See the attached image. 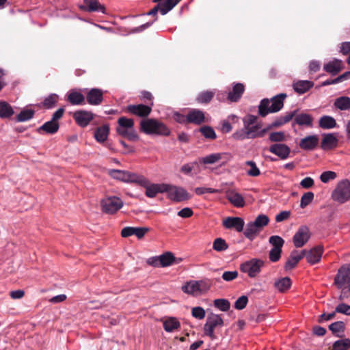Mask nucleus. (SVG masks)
Returning <instances> with one entry per match:
<instances>
[{
	"instance_id": "f257e3e1",
	"label": "nucleus",
	"mask_w": 350,
	"mask_h": 350,
	"mask_svg": "<svg viewBox=\"0 0 350 350\" xmlns=\"http://www.w3.org/2000/svg\"><path fill=\"white\" fill-rule=\"evenodd\" d=\"M139 131L146 135L168 136L170 129L162 122L154 118L142 120L139 123Z\"/></svg>"
},
{
	"instance_id": "f03ea898",
	"label": "nucleus",
	"mask_w": 350,
	"mask_h": 350,
	"mask_svg": "<svg viewBox=\"0 0 350 350\" xmlns=\"http://www.w3.org/2000/svg\"><path fill=\"white\" fill-rule=\"evenodd\" d=\"M287 97L284 93L279 94L273 96L271 100L263 98L258 106V114L261 117H265L271 113H276L284 107V100Z\"/></svg>"
},
{
	"instance_id": "7ed1b4c3",
	"label": "nucleus",
	"mask_w": 350,
	"mask_h": 350,
	"mask_svg": "<svg viewBox=\"0 0 350 350\" xmlns=\"http://www.w3.org/2000/svg\"><path fill=\"white\" fill-rule=\"evenodd\" d=\"M269 219L266 215L260 214L258 215L254 221L247 224L243 231L244 236L250 241L254 240L264 227L269 224Z\"/></svg>"
},
{
	"instance_id": "20e7f679",
	"label": "nucleus",
	"mask_w": 350,
	"mask_h": 350,
	"mask_svg": "<svg viewBox=\"0 0 350 350\" xmlns=\"http://www.w3.org/2000/svg\"><path fill=\"white\" fill-rule=\"evenodd\" d=\"M137 184L146 188V196L151 198H154L158 193L165 192L168 187V184L150 183V180L142 175H140Z\"/></svg>"
},
{
	"instance_id": "39448f33",
	"label": "nucleus",
	"mask_w": 350,
	"mask_h": 350,
	"mask_svg": "<svg viewBox=\"0 0 350 350\" xmlns=\"http://www.w3.org/2000/svg\"><path fill=\"white\" fill-rule=\"evenodd\" d=\"M334 201L343 204L350 199V181L347 179L340 181L332 193Z\"/></svg>"
},
{
	"instance_id": "423d86ee",
	"label": "nucleus",
	"mask_w": 350,
	"mask_h": 350,
	"mask_svg": "<svg viewBox=\"0 0 350 350\" xmlns=\"http://www.w3.org/2000/svg\"><path fill=\"white\" fill-rule=\"evenodd\" d=\"M211 286V282L209 280L192 281L183 286L182 290L185 293L198 295L206 293Z\"/></svg>"
},
{
	"instance_id": "0eeeda50",
	"label": "nucleus",
	"mask_w": 350,
	"mask_h": 350,
	"mask_svg": "<svg viewBox=\"0 0 350 350\" xmlns=\"http://www.w3.org/2000/svg\"><path fill=\"white\" fill-rule=\"evenodd\" d=\"M264 266V261L258 258H252L241 264L240 270L250 278H255Z\"/></svg>"
},
{
	"instance_id": "6e6552de",
	"label": "nucleus",
	"mask_w": 350,
	"mask_h": 350,
	"mask_svg": "<svg viewBox=\"0 0 350 350\" xmlns=\"http://www.w3.org/2000/svg\"><path fill=\"white\" fill-rule=\"evenodd\" d=\"M103 212L107 214H114L123 206L122 200L116 196L107 197L100 201Z\"/></svg>"
},
{
	"instance_id": "1a4fd4ad",
	"label": "nucleus",
	"mask_w": 350,
	"mask_h": 350,
	"mask_svg": "<svg viewBox=\"0 0 350 350\" xmlns=\"http://www.w3.org/2000/svg\"><path fill=\"white\" fill-rule=\"evenodd\" d=\"M165 192L167 193L169 199L177 202L188 200L191 198L185 189L171 185H168Z\"/></svg>"
},
{
	"instance_id": "9d476101",
	"label": "nucleus",
	"mask_w": 350,
	"mask_h": 350,
	"mask_svg": "<svg viewBox=\"0 0 350 350\" xmlns=\"http://www.w3.org/2000/svg\"><path fill=\"white\" fill-rule=\"evenodd\" d=\"M180 1L181 0H164L161 3H159L151 10L141 16H154L158 12L161 15H165L172 10Z\"/></svg>"
},
{
	"instance_id": "9b49d317",
	"label": "nucleus",
	"mask_w": 350,
	"mask_h": 350,
	"mask_svg": "<svg viewBox=\"0 0 350 350\" xmlns=\"http://www.w3.org/2000/svg\"><path fill=\"white\" fill-rule=\"evenodd\" d=\"M125 111L144 120L146 119L152 112V107L144 104L129 105L125 108Z\"/></svg>"
},
{
	"instance_id": "f8f14e48",
	"label": "nucleus",
	"mask_w": 350,
	"mask_h": 350,
	"mask_svg": "<svg viewBox=\"0 0 350 350\" xmlns=\"http://www.w3.org/2000/svg\"><path fill=\"white\" fill-rule=\"evenodd\" d=\"M224 325V321L219 314H212L207 318L206 323L204 326V333L211 338H215L214 329L215 327Z\"/></svg>"
},
{
	"instance_id": "ddd939ff",
	"label": "nucleus",
	"mask_w": 350,
	"mask_h": 350,
	"mask_svg": "<svg viewBox=\"0 0 350 350\" xmlns=\"http://www.w3.org/2000/svg\"><path fill=\"white\" fill-rule=\"evenodd\" d=\"M109 174L115 179H118L123 182L133 183L136 184L140 176V174L120 170H111L109 171Z\"/></svg>"
},
{
	"instance_id": "4468645a",
	"label": "nucleus",
	"mask_w": 350,
	"mask_h": 350,
	"mask_svg": "<svg viewBox=\"0 0 350 350\" xmlns=\"http://www.w3.org/2000/svg\"><path fill=\"white\" fill-rule=\"evenodd\" d=\"M310 237L309 228L306 226H302L294 234L293 242L296 247H301L308 241Z\"/></svg>"
},
{
	"instance_id": "2eb2a0df",
	"label": "nucleus",
	"mask_w": 350,
	"mask_h": 350,
	"mask_svg": "<svg viewBox=\"0 0 350 350\" xmlns=\"http://www.w3.org/2000/svg\"><path fill=\"white\" fill-rule=\"evenodd\" d=\"M350 282V265L342 266L338 271L335 278L334 284L338 288Z\"/></svg>"
},
{
	"instance_id": "dca6fc26",
	"label": "nucleus",
	"mask_w": 350,
	"mask_h": 350,
	"mask_svg": "<svg viewBox=\"0 0 350 350\" xmlns=\"http://www.w3.org/2000/svg\"><path fill=\"white\" fill-rule=\"evenodd\" d=\"M79 8L88 12L105 13V6L100 3L98 0H83L82 3L79 5Z\"/></svg>"
},
{
	"instance_id": "f3484780",
	"label": "nucleus",
	"mask_w": 350,
	"mask_h": 350,
	"mask_svg": "<svg viewBox=\"0 0 350 350\" xmlns=\"http://www.w3.org/2000/svg\"><path fill=\"white\" fill-rule=\"evenodd\" d=\"M72 117L79 126L85 127L93 120L94 115L91 111L77 110L73 113Z\"/></svg>"
},
{
	"instance_id": "a211bd4d",
	"label": "nucleus",
	"mask_w": 350,
	"mask_h": 350,
	"mask_svg": "<svg viewBox=\"0 0 350 350\" xmlns=\"http://www.w3.org/2000/svg\"><path fill=\"white\" fill-rule=\"evenodd\" d=\"M222 225L227 229H234L238 232H241L243 230L245 221L241 217H228L224 219Z\"/></svg>"
},
{
	"instance_id": "6ab92c4d",
	"label": "nucleus",
	"mask_w": 350,
	"mask_h": 350,
	"mask_svg": "<svg viewBox=\"0 0 350 350\" xmlns=\"http://www.w3.org/2000/svg\"><path fill=\"white\" fill-rule=\"evenodd\" d=\"M150 229L147 227H125L121 231L122 237H129L135 235L138 239H142L144 235L149 232Z\"/></svg>"
},
{
	"instance_id": "aec40b11",
	"label": "nucleus",
	"mask_w": 350,
	"mask_h": 350,
	"mask_svg": "<svg viewBox=\"0 0 350 350\" xmlns=\"http://www.w3.org/2000/svg\"><path fill=\"white\" fill-rule=\"evenodd\" d=\"M269 151L281 159H287L291 153L290 148L287 145L280 143L272 144L269 147Z\"/></svg>"
},
{
	"instance_id": "412c9836",
	"label": "nucleus",
	"mask_w": 350,
	"mask_h": 350,
	"mask_svg": "<svg viewBox=\"0 0 350 350\" xmlns=\"http://www.w3.org/2000/svg\"><path fill=\"white\" fill-rule=\"evenodd\" d=\"M338 139L336 133H325L321 142V148L324 150H332L337 147Z\"/></svg>"
},
{
	"instance_id": "4be33fe9",
	"label": "nucleus",
	"mask_w": 350,
	"mask_h": 350,
	"mask_svg": "<svg viewBox=\"0 0 350 350\" xmlns=\"http://www.w3.org/2000/svg\"><path fill=\"white\" fill-rule=\"evenodd\" d=\"M86 100L88 104L91 105H98L103 103V91L98 88H92L88 92Z\"/></svg>"
},
{
	"instance_id": "5701e85b",
	"label": "nucleus",
	"mask_w": 350,
	"mask_h": 350,
	"mask_svg": "<svg viewBox=\"0 0 350 350\" xmlns=\"http://www.w3.org/2000/svg\"><path fill=\"white\" fill-rule=\"evenodd\" d=\"M187 122L200 125L205 122L204 113L198 109H192L187 113Z\"/></svg>"
},
{
	"instance_id": "b1692460",
	"label": "nucleus",
	"mask_w": 350,
	"mask_h": 350,
	"mask_svg": "<svg viewBox=\"0 0 350 350\" xmlns=\"http://www.w3.org/2000/svg\"><path fill=\"white\" fill-rule=\"evenodd\" d=\"M319 144V137L315 135H308L303 139H301L299 142V147L305 150H314Z\"/></svg>"
},
{
	"instance_id": "393cba45",
	"label": "nucleus",
	"mask_w": 350,
	"mask_h": 350,
	"mask_svg": "<svg viewBox=\"0 0 350 350\" xmlns=\"http://www.w3.org/2000/svg\"><path fill=\"white\" fill-rule=\"evenodd\" d=\"M323 252V250L321 246H317L308 250L306 254L307 262L311 265L318 263L321 260Z\"/></svg>"
},
{
	"instance_id": "a878e982",
	"label": "nucleus",
	"mask_w": 350,
	"mask_h": 350,
	"mask_svg": "<svg viewBox=\"0 0 350 350\" xmlns=\"http://www.w3.org/2000/svg\"><path fill=\"white\" fill-rule=\"evenodd\" d=\"M342 68V62L338 59H334L323 66L324 70L333 76L338 75Z\"/></svg>"
},
{
	"instance_id": "bb28decb",
	"label": "nucleus",
	"mask_w": 350,
	"mask_h": 350,
	"mask_svg": "<svg viewBox=\"0 0 350 350\" xmlns=\"http://www.w3.org/2000/svg\"><path fill=\"white\" fill-rule=\"evenodd\" d=\"M299 110L295 109L293 111L287 112L284 115L277 118L270 125L269 128H278L288 122H289L296 115V112Z\"/></svg>"
},
{
	"instance_id": "cd10ccee",
	"label": "nucleus",
	"mask_w": 350,
	"mask_h": 350,
	"mask_svg": "<svg viewBox=\"0 0 350 350\" xmlns=\"http://www.w3.org/2000/svg\"><path fill=\"white\" fill-rule=\"evenodd\" d=\"M226 198L235 207L241 208L245 206V200L239 193L231 190L226 193Z\"/></svg>"
},
{
	"instance_id": "c85d7f7f",
	"label": "nucleus",
	"mask_w": 350,
	"mask_h": 350,
	"mask_svg": "<svg viewBox=\"0 0 350 350\" xmlns=\"http://www.w3.org/2000/svg\"><path fill=\"white\" fill-rule=\"evenodd\" d=\"M245 91V86L241 83H235L232 87V90L228 93V100L230 102H237Z\"/></svg>"
},
{
	"instance_id": "c756f323",
	"label": "nucleus",
	"mask_w": 350,
	"mask_h": 350,
	"mask_svg": "<svg viewBox=\"0 0 350 350\" xmlns=\"http://www.w3.org/2000/svg\"><path fill=\"white\" fill-rule=\"evenodd\" d=\"M165 332H173L180 328V323L176 317H166L161 320Z\"/></svg>"
},
{
	"instance_id": "7c9ffc66",
	"label": "nucleus",
	"mask_w": 350,
	"mask_h": 350,
	"mask_svg": "<svg viewBox=\"0 0 350 350\" xmlns=\"http://www.w3.org/2000/svg\"><path fill=\"white\" fill-rule=\"evenodd\" d=\"M66 100L72 105L85 104V96L81 92L75 90H72L68 93Z\"/></svg>"
},
{
	"instance_id": "2f4dec72",
	"label": "nucleus",
	"mask_w": 350,
	"mask_h": 350,
	"mask_svg": "<svg viewBox=\"0 0 350 350\" xmlns=\"http://www.w3.org/2000/svg\"><path fill=\"white\" fill-rule=\"evenodd\" d=\"M312 117L308 113H298L296 112V115L294 116V124H297L299 126H306L308 127L312 126Z\"/></svg>"
},
{
	"instance_id": "473e14b6",
	"label": "nucleus",
	"mask_w": 350,
	"mask_h": 350,
	"mask_svg": "<svg viewBox=\"0 0 350 350\" xmlns=\"http://www.w3.org/2000/svg\"><path fill=\"white\" fill-rule=\"evenodd\" d=\"M314 85V83L310 81H298L293 84V90L295 92L302 94L308 92Z\"/></svg>"
},
{
	"instance_id": "72a5a7b5",
	"label": "nucleus",
	"mask_w": 350,
	"mask_h": 350,
	"mask_svg": "<svg viewBox=\"0 0 350 350\" xmlns=\"http://www.w3.org/2000/svg\"><path fill=\"white\" fill-rule=\"evenodd\" d=\"M59 128V124L58 122H54L51 120L38 128L37 131L40 133L42 131L48 134H55L58 131Z\"/></svg>"
},
{
	"instance_id": "f704fd0d",
	"label": "nucleus",
	"mask_w": 350,
	"mask_h": 350,
	"mask_svg": "<svg viewBox=\"0 0 350 350\" xmlns=\"http://www.w3.org/2000/svg\"><path fill=\"white\" fill-rule=\"evenodd\" d=\"M116 132L119 135L125 137L131 142H136L139 140V138L135 129L116 128Z\"/></svg>"
},
{
	"instance_id": "c9c22d12",
	"label": "nucleus",
	"mask_w": 350,
	"mask_h": 350,
	"mask_svg": "<svg viewBox=\"0 0 350 350\" xmlns=\"http://www.w3.org/2000/svg\"><path fill=\"white\" fill-rule=\"evenodd\" d=\"M109 133V127L108 125L105 124L98 127L94 132V137L99 143H103L107 139Z\"/></svg>"
},
{
	"instance_id": "e433bc0d",
	"label": "nucleus",
	"mask_w": 350,
	"mask_h": 350,
	"mask_svg": "<svg viewBox=\"0 0 350 350\" xmlns=\"http://www.w3.org/2000/svg\"><path fill=\"white\" fill-rule=\"evenodd\" d=\"M319 126L323 129H331L337 126L336 120L329 116H323L319 120Z\"/></svg>"
},
{
	"instance_id": "4c0bfd02",
	"label": "nucleus",
	"mask_w": 350,
	"mask_h": 350,
	"mask_svg": "<svg viewBox=\"0 0 350 350\" xmlns=\"http://www.w3.org/2000/svg\"><path fill=\"white\" fill-rule=\"evenodd\" d=\"M335 108L341 111H347L350 109V97L342 96L335 99L334 103Z\"/></svg>"
},
{
	"instance_id": "58836bf2",
	"label": "nucleus",
	"mask_w": 350,
	"mask_h": 350,
	"mask_svg": "<svg viewBox=\"0 0 350 350\" xmlns=\"http://www.w3.org/2000/svg\"><path fill=\"white\" fill-rule=\"evenodd\" d=\"M35 110L32 109H23L15 117V120L18 122H23L32 119L35 115Z\"/></svg>"
},
{
	"instance_id": "ea45409f",
	"label": "nucleus",
	"mask_w": 350,
	"mask_h": 350,
	"mask_svg": "<svg viewBox=\"0 0 350 350\" xmlns=\"http://www.w3.org/2000/svg\"><path fill=\"white\" fill-rule=\"evenodd\" d=\"M14 111L12 106L5 101H0V118H9L13 114Z\"/></svg>"
},
{
	"instance_id": "a19ab883",
	"label": "nucleus",
	"mask_w": 350,
	"mask_h": 350,
	"mask_svg": "<svg viewBox=\"0 0 350 350\" xmlns=\"http://www.w3.org/2000/svg\"><path fill=\"white\" fill-rule=\"evenodd\" d=\"M291 280L288 277L283 278L274 283V286L280 291L284 292L290 288Z\"/></svg>"
},
{
	"instance_id": "79ce46f5",
	"label": "nucleus",
	"mask_w": 350,
	"mask_h": 350,
	"mask_svg": "<svg viewBox=\"0 0 350 350\" xmlns=\"http://www.w3.org/2000/svg\"><path fill=\"white\" fill-rule=\"evenodd\" d=\"M175 257L172 252H167L162 255L159 256L161 267H165L173 264Z\"/></svg>"
},
{
	"instance_id": "37998d69",
	"label": "nucleus",
	"mask_w": 350,
	"mask_h": 350,
	"mask_svg": "<svg viewBox=\"0 0 350 350\" xmlns=\"http://www.w3.org/2000/svg\"><path fill=\"white\" fill-rule=\"evenodd\" d=\"M215 96V92L213 91H204L200 92L197 98L196 101L201 104L209 103Z\"/></svg>"
},
{
	"instance_id": "c03bdc74",
	"label": "nucleus",
	"mask_w": 350,
	"mask_h": 350,
	"mask_svg": "<svg viewBox=\"0 0 350 350\" xmlns=\"http://www.w3.org/2000/svg\"><path fill=\"white\" fill-rule=\"evenodd\" d=\"M297 253V250H293L290 256L288 257L287 261L285 263L284 269L285 270H291L296 267L299 261L300 260V257L297 258L295 254Z\"/></svg>"
},
{
	"instance_id": "a18cd8bd",
	"label": "nucleus",
	"mask_w": 350,
	"mask_h": 350,
	"mask_svg": "<svg viewBox=\"0 0 350 350\" xmlns=\"http://www.w3.org/2000/svg\"><path fill=\"white\" fill-rule=\"evenodd\" d=\"M118 126L116 128H125L129 129H134V120L132 118H128L124 116H122L118 120Z\"/></svg>"
},
{
	"instance_id": "49530a36",
	"label": "nucleus",
	"mask_w": 350,
	"mask_h": 350,
	"mask_svg": "<svg viewBox=\"0 0 350 350\" xmlns=\"http://www.w3.org/2000/svg\"><path fill=\"white\" fill-rule=\"evenodd\" d=\"M221 159V153H214L207 155L199 159L200 163L203 164H213Z\"/></svg>"
},
{
	"instance_id": "de8ad7c7",
	"label": "nucleus",
	"mask_w": 350,
	"mask_h": 350,
	"mask_svg": "<svg viewBox=\"0 0 350 350\" xmlns=\"http://www.w3.org/2000/svg\"><path fill=\"white\" fill-rule=\"evenodd\" d=\"M345 323L342 321H336L329 325V329L337 336H340L339 333L344 332Z\"/></svg>"
},
{
	"instance_id": "09e8293b",
	"label": "nucleus",
	"mask_w": 350,
	"mask_h": 350,
	"mask_svg": "<svg viewBox=\"0 0 350 350\" xmlns=\"http://www.w3.org/2000/svg\"><path fill=\"white\" fill-rule=\"evenodd\" d=\"M199 131L206 139H215L217 137L214 129L209 126H204L200 128Z\"/></svg>"
},
{
	"instance_id": "8fccbe9b",
	"label": "nucleus",
	"mask_w": 350,
	"mask_h": 350,
	"mask_svg": "<svg viewBox=\"0 0 350 350\" xmlns=\"http://www.w3.org/2000/svg\"><path fill=\"white\" fill-rule=\"evenodd\" d=\"M350 347V340L348 338L338 340L332 345V350H347Z\"/></svg>"
},
{
	"instance_id": "3c124183",
	"label": "nucleus",
	"mask_w": 350,
	"mask_h": 350,
	"mask_svg": "<svg viewBox=\"0 0 350 350\" xmlns=\"http://www.w3.org/2000/svg\"><path fill=\"white\" fill-rule=\"evenodd\" d=\"M214 306L221 311L226 312L230 308V303L226 299H217L214 300Z\"/></svg>"
},
{
	"instance_id": "603ef678",
	"label": "nucleus",
	"mask_w": 350,
	"mask_h": 350,
	"mask_svg": "<svg viewBox=\"0 0 350 350\" xmlns=\"http://www.w3.org/2000/svg\"><path fill=\"white\" fill-rule=\"evenodd\" d=\"M57 100L58 96L55 94H52L44 100L42 105L46 109H51L55 106Z\"/></svg>"
},
{
	"instance_id": "864d4df0",
	"label": "nucleus",
	"mask_w": 350,
	"mask_h": 350,
	"mask_svg": "<svg viewBox=\"0 0 350 350\" xmlns=\"http://www.w3.org/2000/svg\"><path fill=\"white\" fill-rule=\"evenodd\" d=\"M314 197V194L312 191H308L303 194L300 200V207L304 208L310 204Z\"/></svg>"
},
{
	"instance_id": "5fc2aeb1",
	"label": "nucleus",
	"mask_w": 350,
	"mask_h": 350,
	"mask_svg": "<svg viewBox=\"0 0 350 350\" xmlns=\"http://www.w3.org/2000/svg\"><path fill=\"white\" fill-rule=\"evenodd\" d=\"M269 242L273 248L282 249L284 244V240L280 236L273 235L269 237Z\"/></svg>"
},
{
	"instance_id": "6e6d98bb",
	"label": "nucleus",
	"mask_w": 350,
	"mask_h": 350,
	"mask_svg": "<svg viewBox=\"0 0 350 350\" xmlns=\"http://www.w3.org/2000/svg\"><path fill=\"white\" fill-rule=\"evenodd\" d=\"M228 247V245L226 241L221 238H217L213 241V248L217 252L224 251L227 250Z\"/></svg>"
},
{
	"instance_id": "4d7b16f0",
	"label": "nucleus",
	"mask_w": 350,
	"mask_h": 350,
	"mask_svg": "<svg viewBox=\"0 0 350 350\" xmlns=\"http://www.w3.org/2000/svg\"><path fill=\"white\" fill-rule=\"evenodd\" d=\"M245 165L250 167V169L247 171V174L253 177H256L260 175V170L256 166V164L253 161H247L245 162Z\"/></svg>"
},
{
	"instance_id": "13d9d810",
	"label": "nucleus",
	"mask_w": 350,
	"mask_h": 350,
	"mask_svg": "<svg viewBox=\"0 0 350 350\" xmlns=\"http://www.w3.org/2000/svg\"><path fill=\"white\" fill-rule=\"evenodd\" d=\"M285 134L282 131L271 133L269 137V139L271 142H281L285 141Z\"/></svg>"
},
{
	"instance_id": "bf43d9fd",
	"label": "nucleus",
	"mask_w": 350,
	"mask_h": 350,
	"mask_svg": "<svg viewBox=\"0 0 350 350\" xmlns=\"http://www.w3.org/2000/svg\"><path fill=\"white\" fill-rule=\"evenodd\" d=\"M336 173L332 171H325L320 176V179L323 183H327L329 180H334L336 178Z\"/></svg>"
},
{
	"instance_id": "052dcab7",
	"label": "nucleus",
	"mask_w": 350,
	"mask_h": 350,
	"mask_svg": "<svg viewBox=\"0 0 350 350\" xmlns=\"http://www.w3.org/2000/svg\"><path fill=\"white\" fill-rule=\"evenodd\" d=\"M248 298L245 295L239 297L234 303V308L237 310H243L247 304Z\"/></svg>"
},
{
	"instance_id": "680f3d73",
	"label": "nucleus",
	"mask_w": 350,
	"mask_h": 350,
	"mask_svg": "<svg viewBox=\"0 0 350 350\" xmlns=\"http://www.w3.org/2000/svg\"><path fill=\"white\" fill-rule=\"evenodd\" d=\"M281 254L282 249L272 248L269 254V260L273 262H278L281 257Z\"/></svg>"
},
{
	"instance_id": "e2e57ef3",
	"label": "nucleus",
	"mask_w": 350,
	"mask_h": 350,
	"mask_svg": "<svg viewBox=\"0 0 350 350\" xmlns=\"http://www.w3.org/2000/svg\"><path fill=\"white\" fill-rule=\"evenodd\" d=\"M194 191L198 196H201L206 193H219L220 192L219 189L208 187H196L195 188Z\"/></svg>"
},
{
	"instance_id": "0e129e2a",
	"label": "nucleus",
	"mask_w": 350,
	"mask_h": 350,
	"mask_svg": "<svg viewBox=\"0 0 350 350\" xmlns=\"http://www.w3.org/2000/svg\"><path fill=\"white\" fill-rule=\"evenodd\" d=\"M232 137L235 140H243L245 139H249L247 130L244 126L243 129L234 133L232 134Z\"/></svg>"
},
{
	"instance_id": "69168bd1",
	"label": "nucleus",
	"mask_w": 350,
	"mask_h": 350,
	"mask_svg": "<svg viewBox=\"0 0 350 350\" xmlns=\"http://www.w3.org/2000/svg\"><path fill=\"white\" fill-rule=\"evenodd\" d=\"M257 119L258 118L256 116L252 114L247 115L243 119V126L247 128L248 126H254V124L256 123Z\"/></svg>"
},
{
	"instance_id": "338daca9",
	"label": "nucleus",
	"mask_w": 350,
	"mask_h": 350,
	"mask_svg": "<svg viewBox=\"0 0 350 350\" xmlns=\"http://www.w3.org/2000/svg\"><path fill=\"white\" fill-rule=\"evenodd\" d=\"M192 316L198 319H203L205 317V310L202 307H194L191 310Z\"/></svg>"
},
{
	"instance_id": "774afa93",
	"label": "nucleus",
	"mask_w": 350,
	"mask_h": 350,
	"mask_svg": "<svg viewBox=\"0 0 350 350\" xmlns=\"http://www.w3.org/2000/svg\"><path fill=\"white\" fill-rule=\"evenodd\" d=\"M335 312L350 315V306L343 303L340 304L336 306Z\"/></svg>"
}]
</instances>
